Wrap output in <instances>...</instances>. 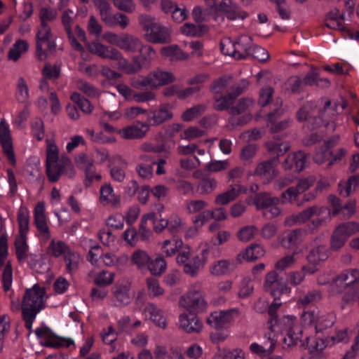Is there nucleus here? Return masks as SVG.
I'll return each instance as SVG.
<instances>
[{
	"mask_svg": "<svg viewBox=\"0 0 359 359\" xmlns=\"http://www.w3.org/2000/svg\"><path fill=\"white\" fill-rule=\"evenodd\" d=\"M142 315L146 319H149L153 323L161 328H167V319L164 316L163 310L153 303H148L142 311Z\"/></svg>",
	"mask_w": 359,
	"mask_h": 359,
	"instance_id": "aec40b11",
	"label": "nucleus"
},
{
	"mask_svg": "<svg viewBox=\"0 0 359 359\" xmlns=\"http://www.w3.org/2000/svg\"><path fill=\"white\" fill-rule=\"evenodd\" d=\"M252 105L253 102L251 100H241L239 101L236 107H233L230 109V113L233 116L239 115L241 114L242 113H244V120L241 121L240 123L243 124L247 123L251 118V116H250V114L245 112L248 111Z\"/></svg>",
	"mask_w": 359,
	"mask_h": 359,
	"instance_id": "09e8293b",
	"label": "nucleus"
},
{
	"mask_svg": "<svg viewBox=\"0 0 359 359\" xmlns=\"http://www.w3.org/2000/svg\"><path fill=\"white\" fill-rule=\"evenodd\" d=\"M321 299V294L318 291L313 290L300 297L297 301L298 307H305L310 304L317 302Z\"/></svg>",
	"mask_w": 359,
	"mask_h": 359,
	"instance_id": "774afa93",
	"label": "nucleus"
},
{
	"mask_svg": "<svg viewBox=\"0 0 359 359\" xmlns=\"http://www.w3.org/2000/svg\"><path fill=\"white\" fill-rule=\"evenodd\" d=\"M88 50L93 54L104 59H111L116 51V48L104 45L100 41H95L87 44Z\"/></svg>",
	"mask_w": 359,
	"mask_h": 359,
	"instance_id": "cd10ccee",
	"label": "nucleus"
},
{
	"mask_svg": "<svg viewBox=\"0 0 359 359\" xmlns=\"http://www.w3.org/2000/svg\"><path fill=\"white\" fill-rule=\"evenodd\" d=\"M206 2L211 8L225 13L226 17L229 19L235 20L240 17L242 18H244L243 15H241L238 5L233 2L232 0H222L218 6L215 4V0L208 1Z\"/></svg>",
	"mask_w": 359,
	"mask_h": 359,
	"instance_id": "4be33fe9",
	"label": "nucleus"
},
{
	"mask_svg": "<svg viewBox=\"0 0 359 359\" xmlns=\"http://www.w3.org/2000/svg\"><path fill=\"white\" fill-rule=\"evenodd\" d=\"M306 163V156L304 153L299 151L288 156L283 163V167L285 169H293L299 172L305 168Z\"/></svg>",
	"mask_w": 359,
	"mask_h": 359,
	"instance_id": "7c9ffc66",
	"label": "nucleus"
},
{
	"mask_svg": "<svg viewBox=\"0 0 359 359\" xmlns=\"http://www.w3.org/2000/svg\"><path fill=\"white\" fill-rule=\"evenodd\" d=\"M359 187V176L351 177L347 181L339 184V191L341 195L348 196Z\"/></svg>",
	"mask_w": 359,
	"mask_h": 359,
	"instance_id": "603ef678",
	"label": "nucleus"
},
{
	"mask_svg": "<svg viewBox=\"0 0 359 359\" xmlns=\"http://www.w3.org/2000/svg\"><path fill=\"white\" fill-rule=\"evenodd\" d=\"M146 268L151 275L160 276L166 270L167 264L165 260L158 255L154 259L150 257V261Z\"/></svg>",
	"mask_w": 359,
	"mask_h": 359,
	"instance_id": "8fccbe9b",
	"label": "nucleus"
},
{
	"mask_svg": "<svg viewBox=\"0 0 359 359\" xmlns=\"http://www.w3.org/2000/svg\"><path fill=\"white\" fill-rule=\"evenodd\" d=\"M280 199L278 197L271 196L269 194L263 192L257 194L254 198V204L257 210L264 211L271 204H278Z\"/></svg>",
	"mask_w": 359,
	"mask_h": 359,
	"instance_id": "37998d69",
	"label": "nucleus"
},
{
	"mask_svg": "<svg viewBox=\"0 0 359 359\" xmlns=\"http://www.w3.org/2000/svg\"><path fill=\"white\" fill-rule=\"evenodd\" d=\"M312 213L311 207H309L297 215H292L287 217L284 224L288 226L304 224L312 217Z\"/></svg>",
	"mask_w": 359,
	"mask_h": 359,
	"instance_id": "3c124183",
	"label": "nucleus"
},
{
	"mask_svg": "<svg viewBox=\"0 0 359 359\" xmlns=\"http://www.w3.org/2000/svg\"><path fill=\"white\" fill-rule=\"evenodd\" d=\"M243 191V187L240 184L231 185L228 190L215 197V203L219 205H226L235 200Z\"/></svg>",
	"mask_w": 359,
	"mask_h": 359,
	"instance_id": "c756f323",
	"label": "nucleus"
},
{
	"mask_svg": "<svg viewBox=\"0 0 359 359\" xmlns=\"http://www.w3.org/2000/svg\"><path fill=\"white\" fill-rule=\"evenodd\" d=\"M36 335L43 346L53 348L69 347L74 344L71 339L62 338L55 335L48 327H39L35 330Z\"/></svg>",
	"mask_w": 359,
	"mask_h": 359,
	"instance_id": "4468645a",
	"label": "nucleus"
},
{
	"mask_svg": "<svg viewBox=\"0 0 359 359\" xmlns=\"http://www.w3.org/2000/svg\"><path fill=\"white\" fill-rule=\"evenodd\" d=\"M344 13L339 9L334 8L327 14L325 24L326 27L330 29L344 32L346 27L344 24Z\"/></svg>",
	"mask_w": 359,
	"mask_h": 359,
	"instance_id": "2f4dec72",
	"label": "nucleus"
},
{
	"mask_svg": "<svg viewBox=\"0 0 359 359\" xmlns=\"http://www.w3.org/2000/svg\"><path fill=\"white\" fill-rule=\"evenodd\" d=\"M344 294L341 298V308L345 309L346 306L351 305L355 301H359V285L354 287L344 288Z\"/></svg>",
	"mask_w": 359,
	"mask_h": 359,
	"instance_id": "5fc2aeb1",
	"label": "nucleus"
},
{
	"mask_svg": "<svg viewBox=\"0 0 359 359\" xmlns=\"http://www.w3.org/2000/svg\"><path fill=\"white\" fill-rule=\"evenodd\" d=\"M70 247L64 241L52 238L46 248V254L50 257L58 258L64 257L69 252Z\"/></svg>",
	"mask_w": 359,
	"mask_h": 359,
	"instance_id": "f704fd0d",
	"label": "nucleus"
},
{
	"mask_svg": "<svg viewBox=\"0 0 359 359\" xmlns=\"http://www.w3.org/2000/svg\"><path fill=\"white\" fill-rule=\"evenodd\" d=\"M111 292L116 304L120 306L129 304L135 295L132 290V282L126 278L118 280Z\"/></svg>",
	"mask_w": 359,
	"mask_h": 359,
	"instance_id": "9b49d317",
	"label": "nucleus"
},
{
	"mask_svg": "<svg viewBox=\"0 0 359 359\" xmlns=\"http://www.w3.org/2000/svg\"><path fill=\"white\" fill-rule=\"evenodd\" d=\"M34 223L37 229V236L43 242L51 238V233L48 225V218L45 213V203H38L34 211Z\"/></svg>",
	"mask_w": 359,
	"mask_h": 359,
	"instance_id": "ddd939ff",
	"label": "nucleus"
},
{
	"mask_svg": "<svg viewBox=\"0 0 359 359\" xmlns=\"http://www.w3.org/2000/svg\"><path fill=\"white\" fill-rule=\"evenodd\" d=\"M328 250L325 245H318L313 248L307 256L309 262L313 264H318L324 262L328 258Z\"/></svg>",
	"mask_w": 359,
	"mask_h": 359,
	"instance_id": "864d4df0",
	"label": "nucleus"
},
{
	"mask_svg": "<svg viewBox=\"0 0 359 359\" xmlns=\"http://www.w3.org/2000/svg\"><path fill=\"white\" fill-rule=\"evenodd\" d=\"M149 261L150 256L146 251L142 250H135L132 255L133 264L140 270L146 268Z\"/></svg>",
	"mask_w": 359,
	"mask_h": 359,
	"instance_id": "680f3d73",
	"label": "nucleus"
},
{
	"mask_svg": "<svg viewBox=\"0 0 359 359\" xmlns=\"http://www.w3.org/2000/svg\"><path fill=\"white\" fill-rule=\"evenodd\" d=\"M335 322V315L332 312L318 313L316 331L322 332L332 327Z\"/></svg>",
	"mask_w": 359,
	"mask_h": 359,
	"instance_id": "de8ad7c7",
	"label": "nucleus"
},
{
	"mask_svg": "<svg viewBox=\"0 0 359 359\" xmlns=\"http://www.w3.org/2000/svg\"><path fill=\"white\" fill-rule=\"evenodd\" d=\"M276 346V340L271 337L268 338L267 343L258 344L256 342L252 343L250 345V350L252 353L257 354L259 356L264 355L266 353H270L273 351Z\"/></svg>",
	"mask_w": 359,
	"mask_h": 359,
	"instance_id": "a18cd8bd",
	"label": "nucleus"
},
{
	"mask_svg": "<svg viewBox=\"0 0 359 359\" xmlns=\"http://www.w3.org/2000/svg\"><path fill=\"white\" fill-rule=\"evenodd\" d=\"M29 212L21 207L18 212V232L16 236H27L29 231Z\"/></svg>",
	"mask_w": 359,
	"mask_h": 359,
	"instance_id": "a19ab883",
	"label": "nucleus"
},
{
	"mask_svg": "<svg viewBox=\"0 0 359 359\" xmlns=\"http://www.w3.org/2000/svg\"><path fill=\"white\" fill-rule=\"evenodd\" d=\"M170 29L158 23L151 25V27L144 34L147 41L154 43H167L171 41Z\"/></svg>",
	"mask_w": 359,
	"mask_h": 359,
	"instance_id": "a211bd4d",
	"label": "nucleus"
},
{
	"mask_svg": "<svg viewBox=\"0 0 359 359\" xmlns=\"http://www.w3.org/2000/svg\"><path fill=\"white\" fill-rule=\"evenodd\" d=\"M179 304L190 313L197 314L205 312L208 304L201 284L196 283L191 285L187 292L181 297Z\"/></svg>",
	"mask_w": 359,
	"mask_h": 359,
	"instance_id": "20e7f679",
	"label": "nucleus"
},
{
	"mask_svg": "<svg viewBox=\"0 0 359 359\" xmlns=\"http://www.w3.org/2000/svg\"><path fill=\"white\" fill-rule=\"evenodd\" d=\"M233 264L228 259H220L213 262L209 269L210 274L215 276H222L232 272Z\"/></svg>",
	"mask_w": 359,
	"mask_h": 359,
	"instance_id": "c9c22d12",
	"label": "nucleus"
},
{
	"mask_svg": "<svg viewBox=\"0 0 359 359\" xmlns=\"http://www.w3.org/2000/svg\"><path fill=\"white\" fill-rule=\"evenodd\" d=\"M39 17L40 24L48 25V23L53 22L57 19V11L56 9L48 6L41 7L39 10Z\"/></svg>",
	"mask_w": 359,
	"mask_h": 359,
	"instance_id": "bf43d9fd",
	"label": "nucleus"
},
{
	"mask_svg": "<svg viewBox=\"0 0 359 359\" xmlns=\"http://www.w3.org/2000/svg\"><path fill=\"white\" fill-rule=\"evenodd\" d=\"M45 46L50 50L55 48L54 36L48 25L40 24L37 27L36 34V56L40 60H43L46 57Z\"/></svg>",
	"mask_w": 359,
	"mask_h": 359,
	"instance_id": "9d476101",
	"label": "nucleus"
},
{
	"mask_svg": "<svg viewBox=\"0 0 359 359\" xmlns=\"http://www.w3.org/2000/svg\"><path fill=\"white\" fill-rule=\"evenodd\" d=\"M255 175L259 176L264 181L269 182L276 175L272 161H264L260 163L255 170Z\"/></svg>",
	"mask_w": 359,
	"mask_h": 359,
	"instance_id": "e433bc0d",
	"label": "nucleus"
},
{
	"mask_svg": "<svg viewBox=\"0 0 359 359\" xmlns=\"http://www.w3.org/2000/svg\"><path fill=\"white\" fill-rule=\"evenodd\" d=\"M7 255V239L6 236H1L0 238V268L1 270V283L6 292L11 290L13 284V269L11 262L6 259Z\"/></svg>",
	"mask_w": 359,
	"mask_h": 359,
	"instance_id": "1a4fd4ad",
	"label": "nucleus"
},
{
	"mask_svg": "<svg viewBox=\"0 0 359 359\" xmlns=\"http://www.w3.org/2000/svg\"><path fill=\"white\" fill-rule=\"evenodd\" d=\"M63 258L68 273H74L79 269L81 258L78 252L70 248Z\"/></svg>",
	"mask_w": 359,
	"mask_h": 359,
	"instance_id": "c03bdc74",
	"label": "nucleus"
},
{
	"mask_svg": "<svg viewBox=\"0 0 359 359\" xmlns=\"http://www.w3.org/2000/svg\"><path fill=\"white\" fill-rule=\"evenodd\" d=\"M274 106L276 108L269 115L270 128L273 133H278L287 128L290 126V121L289 120H283L280 122H275V118L276 116H280L283 112V111L280 109V107L282 106V100L280 99H277Z\"/></svg>",
	"mask_w": 359,
	"mask_h": 359,
	"instance_id": "c85d7f7f",
	"label": "nucleus"
},
{
	"mask_svg": "<svg viewBox=\"0 0 359 359\" xmlns=\"http://www.w3.org/2000/svg\"><path fill=\"white\" fill-rule=\"evenodd\" d=\"M359 232V222L355 221L342 222L337 225L331 236L330 248L334 250L341 248L348 238Z\"/></svg>",
	"mask_w": 359,
	"mask_h": 359,
	"instance_id": "0eeeda50",
	"label": "nucleus"
},
{
	"mask_svg": "<svg viewBox=\"0 0 359 359\" xmlns=\"http://www.w3.org/2000/svg\"><path fill=\"white\" fill-rule=\"evenodd\" d=\"M194 313H182L179 316V325L187 333L199 332L203 329V323Z\"/></svg>",
	"mask_w": 359,
	"mask_h": 359,
	"instance_id": "5701e85b",
	"label": "nucleus"
},
{
	"mask_svg": "<svg viewBox=\"0 0 359 359\" xmlns=\"http://www.w3.org/2000/svg\"><path fill=\"white\" fill-rule=\"evenodd\" d=\"M149 129V124L146 123H140L132 124L119 129L117 134L123 139L134 140L144 137Z\"/></svg>",
	"mask_w": 359,
	"mask_h": 359,
	"instance_id": "412c9836",
	"label": "nucleus"
},
{
	"mask_svg": "<svg viewBox=\"0 0 359 359\" xmlns=\"http://www.w3.org/2000/svg\"><path fill=\"white\" fill-rule=\"evenodd\" d=\"M265 253L266 250L262 245L254 243L241 252L237 255L236 260L239 263L243 261H254L263 257Z\"/></svg>",
	"mask_w": 359,
	"mask_h": 359,
	"instance_id": "bb28decb",
	"label": "nucleus"
},
{
	"mask_svg": "<svg viewBox=\"0 0 359 359\" xmlns=\"http://www.w3.org/2000/svg\"><path fill=\"white\" fill-rule=\"evenodd\" d=\"M29 48V44L25 40H18L11 48L8 52V58L17 61L21 55L25 53Z\"/></svg>",
	"mask_w": 359,
	"mask_h": 359,
	"instance_id": "4d7b16f0",
	"label": "nucleus"
},
{
	"mask_svg": "<svg viewBox=\"0 0 359 359\" xmlns=\"http://www.w3.org/2000/svg\"><path fill=\"white\" fill-rule=\"evenodd\" d=\"M182 244L180 239L165 240L161 245L162 252L167 257H172L182 248Z\"/></svg>",
	"mask_w": 359,
	"mask_h": 359,
	"instance_id": "6e6d98bb",
	"label": "nucleus"
},
{
	"mask_svg": "<svg viewBox=\"0 0 359 359\" xmlns=\"http://www.w3.org/2000/svg\"><path fill=\"white\" fill-rule=\"evenodd\" d=\"M172 107L168 104H161L158 109L152 112L149 121L152 125L158 126L172 118Z\"/></svg>",
	"mask_w": 359,
	"mask_h": 359,
	"instance_id": "72a5a7b5",
	"label": "nucleus"
},
{
	"mask_svg": "<svg viewBox=\"0 0 359 359\" xmlns=\"http://www.w3.org/2000/svg\"><path fill=\"white\" fill-rule=\"evenodd\" d=\"M109 0H94V4L98 11L101 20L105 22L109 20V16L112 14V8L109 2Z\"/></svg>",
	"mask_w": 359,
	"mask_h": 359,
	"instance_id": "13d9d810",
	"label": "nucleus"
},
{
	"mask_svg": "<svg viewBox=\"0 0 359 359\" xmlns=\"http://www.w3.org/2000/svg\"><path fill=\"white\" fill-rule=\"evenodd\" d=\"M264 290L274 298H280V295L289 294L291 291L287 284L280 278L277 273L272 271L265 278Z\"/></svg>",
	"mask_w": 359,
	"mask_h": 359,
	"instance_id": "2eb2a0df",
	"label": "nucleus"
},
{
	"mask_svg": "<svg viewBox=\"0 0 359 359\" xmlns=\"http://www.w3.org/2000/svg\"><path fill=\"white\" fill-rule=\"evenodd\" d=\"M47 297L45 288L34 285L27 289L22 302V318L25 327L30 332L36 315L44 308Z\"/></svg>",
	"mask_w": 359,
	"mask_h": 359,
	"instance_id": "7ed1b4c3",
	"label": "nucleus"
},
{
	"mask_svg": "<svg viewBox=\"0 0 359 359\" xmlns=\"http://www.w3.org/2000/svg\"><path fill=\"white\" fill-rule=\"evenodd\" d=\"M274 299L269 306L268 313L271 318L268 320L267 327L273 332H280L285 330L287 334L284 338V344L287 346L296 345L302 337V330L297 325V318L294 316H285L280 320L276 316V311L281 305V302Z\"/></svg>",
	"mask_w": 359,
	"mask_h": 359,
	"instance_id": "f257e3e1",
	"label": "nucleus"
},
{
	"mask_svg": "<svg viewBox=\"0 0 359 359\" xmlns=\"http://www.w3.org/2000/svg\"><path fill=\"white\" fill-rule=\"evenodd\" d=\"M111 60L116 61L118 67L128 74L135 73L141 69L140 64L130 63L118 49Z\"/></svg>",
	"mask_w": 359,
	"mask_h": 359,
	"instance_id": "ea45409f",
	"label": "nucleus"
},
{
	"mask_svg": "<svg viewBox=\"0 0 359 359\" xmlns=\"http://www.w3.org/2000/svg\"><path fill=\"white\" fill-rule=\"evenodd\" d=\"M150 88H155L167 85L175 81L172 72L157 69L149 74Z\"/></svg>",
	"mask_w": 359,
	"mask_h": 359,
	"instance_id": "393cba45",
	"label": "nucleus"
},
{
	"mask_svg": "<svg viewBox=\"0 0 359 359\" xmlns=\"http://www.w3.org/2000/svg\"><path fill=\"white\" fill-rule=\"evenodd\" d=\"M176 261L179 265L183 266L184 273L191 276L197 274L199 269L203 266V261L196 255L191 259L192 250L188 245L182 246L179 250Z\"/></svg>",
	"mask_w": 359,
	"mask_h": 359,
	"instance_id": "6e6552de",
	"label": "nucleus"
},
{
	"mask_svg": "<svg viewBox=\"0 0 359 359\" xmlns=\"http://www.w3.org/2000/svg\"><path fill=\"white\" fill-rule=\"evenodd\" d=\"M316 107L311 103L304 105L297 112V117L299 121H306L315 122L314 126L312 128L319 126L322 123V119L320 117H315Z\"/></svg>",
	"mask_w": 359,
	"mask_h": 359,
	"instance_id": "473e14b6",
	"label": "nucleus"
},
{
	"mask_svg": "<svg viewBox=\"0 0 359 359\" xmlns=\"http://www.w3.org/2000/svg\"><path fill=\"white\" fill-rule=\"evenodd\" d=\"M356 285H359V271L355 269L344 271L335 276L331 283L332 290L337 292H341L344 288Z\"/></svg>",
	"mask_w": 359,
	"mask_h": 359,
	"instance_id": "f8f14e48",
	"label": "nucleus"
},
{
	"mask_svg": "<svg viewBox=\"0 0 359 359\" xmlns=\"http://www.w3.org/2000/svg\"><path fill=\"white\" fill-rule=\"evenodd\" d=\"M205 110L206 106L205 104H197L184 111L181 118L183 121L189 122L203 114Z\"/></svg>",
	"mask_w": 359,
	"mask_h": 359,
	"instance_id": "052dcab7",
	"label": "nucleus"
},
{
	"mask_svg": "<svg viewBox=\"0 0 359 359\" xmlns=\"http://www.w3.org/2000/svg\"><path fill=\"white\" fill-rule=\"evenodd\" d=\"M101 259L104 265L117 268L126 266L128 262V257L126 254L116 255L111 252H107L102 256Z\"/></svg>",
	"mask_w": 359,
	"mask_h": 359,
	"instance_id": "4c0bfd02",
	"label": "nucleus"
},
{
	"mask_svg": "<svg viewBox=\"0 0 359 359\" xmlns=\"http://www.w3.org/2000/svg\"><path fill=\"white\" fill-rule=\"evenodd\" d=\"M129 18L124 14L116 13L109 16V20L105 21L106 25L109 27L119 26L121 29H126L129 25Z\"/></svg>",
	"mask_w": 359,
	"mask_h": 359,
	"instance_id": "0e129e2a",
	"label": "nucleus"
},
{
	"mask_svg": "<svg viewBox=\"0 0 359 359\" xmlns=\"http://www.w3.org/2000/svg\"><path fill=\"white\" fill-rule=\"evenodd\" d=\"M100 200L102 205L118 208L121 205L120 196L114 193L113 187L109 184H105L100 187Z\"/></svg>",
	"mask_w": 359,
	"mask_h": 359,
	"instance_id": "a878e982",
	"label": "nucleus"
},
{
	"mask_svg": "<svg viewBox=\"0 0 359 359\" xmlns=\"http://www.w3.org/2000/svg\"><path fill=\"white\" fill-rule=\"evenodd\" d=\"M252 44V38L248 35L241 36L236 41L226 38L221 41V51L235 59H244L250 55Z\"/></svg>",
	"mask_w": 359,
	"mask_h": 359,
	"instance_id": "39448f33",
	"label": "nucleus"
},
{
	"mask_svg": "<svg viewBox=\"0 0 359 359\" xmlns=\"http://www.w3.org/2000/svg\"><path fill=\"white\" fill-rule=\"evenodd\" d=\"M161 54L170 60H182L188 58V55L177 45L165 46L161 49Z\"/></svg>",
	"mask_w": 359,
	"mask_h": 359,
	"instance_id": "49530a36",
	"label": "nucleus"
},
{
	"mask_svg": "<svg viewBox=\"0 0 359 359\" xmlns=\"http://www.w3.org/2000/svg\"><path fill=\"white\" fill-rule=\"evenodd\" d=\"M0 143L7 159L11 165H15L16 160L13 148L11 130L9 125L4 119H1L0 121Z\"/></svg>",
	"mask_w": 359,
	"mask_h": 359,
	"instance_id": "f3484780",
	"label": "nucleus"
},
{
	"mask_svg": "<svg viewBox=\"0 0 359 359\" xmlns=\"http://www.w3.org/2000/svg\"><path fill=\"white\" fill-rule=\"evenodd\" d=\"M46 149V175L50 182H55L62 175L72 177L75 170L72 161L65 156H59V150L55 142L47 140Z\"/></svg>",
	"mask_w": 359,
	"mask_h": 359,
	"instance_id": "f03ea898",
	"label": "nucleus"
},
{
	"mask_svg": "<svg viewBox=\"0 0 359 359\" xmlns=\"http://www.w3.org/2000/svg\"><path fill=\"white\" fill-rule=\"evenodd\" d=\"M339 139V136H334L330 139L328 141L325 142V148L316 152L314 156V161L318 164H321L326 161H330L331 160L332 154L330 149L334 147L338 142Z\"/></svg>",
	"mask_w": 359,
	"mask_h": 359,
	"instance_id": "58836bf2",
	"label": "nucleus"
},
{
	"mask_svg": "<svg viewBox=\"0 0 359 359\" xmlns=\"http://www.w3.org/2000/svg\"><path fill=\"white\" fill-rule=\"evenodd\" d=\"M15 249L18 259L20 262H24L28 258L29 245L27 243V236H15Z\"/></svg>",
	"mask_w": 359,
	"mask_h": 359,
	"instance_id": "79ce46f5",
	"label": "nucleus"
},
{
	"mask_svg": "<svg viewBox=\"0 0 359 359\" xmlns=\"http://www.w3.org/2000/svg\"><path fill=\"white\" fill-rule=\"evenodd\" d=\"M318 311H304L300 316L301 324L304 327H313L316 329L317 323Z\"/></svg>",
	"mask_w": 359,
	"mask_h": 359,
	"instance_id": "338daca9",
	"label": "nucleus"
},
{
	"mask_svg": "<svg viewBox=\"0 0 359 359\" xmlns=\"http://www.w3.org/2000/svg\"><path fill=\"white\" fill-rule=\"evenodd\" d=\"M238 315L237 309L215 311L207 318V323L217 330H220L233 322Z\"/></svg>",
	"mask_w": 359,
	"mask_h": 359,
	"instance_id": "dca6fc26",
	"label": "nucleus"
},
{
	"mask_svg": "<svg viewBox=\"0 0 359 359\" xmlns=\"http://www.w3.org/2000/svg\"><path fill=\"white\" fill-rule=\"evenodd\" d=\"M102 38L109 44L128 53H136L142 47V41L139 37L126 32L118 34L107 31L102 34Z\"/></svg>",
	"mask_w": 359,
	"mask_h": 359,
	"instance_id": "423d86ee",
	"label": "nucleus"
},
{
	"mask_svg": "<svg viewBox=\"0 0 359 359\" xmlns=\"http://www.w3.org/2000/svg\"><path fill=\"white\" fill-rule=\"evenodd\" d=\"M312 217L316 218L312 219L309 224V228L311 230H316L322 226L325 225L331 220V211L325 206H311Z\"/></svg>",
	"mask_w": 359,
	"mask_h": 359,
	"instance_id": "b1692460",
	"label": "nucleus"
},
{
	"mask_svg": "<svg viewBox=\"0 0 359 359\" xmlns=\"http://www.w3.org/2000/svg\"><path fill=\"white\" fill-rule=\"evenodd\" d=\"M148 294L151 297H157L164 294V289L161 286L158 280L149 277L146 280Z\"/></svg>",
	"mask_w": 359,
	"mask_h": 359,
	"instance_id": "69168bd1",
	"label": "nucleus"
},
{
	"mask_svg": "<svg viewBox=\"0 0 359 359\" xmlns=\"http://www.w3.org/2000/svg\"><path fill=\"white\" fill-rule=\"evenodd\" d=\"M75 161L77 167L85 172L86 180L89 183L93 180H100L101 179V175L95 172L94 161L91 157L81 153L76 156Z\"/></svg>",
	"mask_w": 359,
	"mask_h": 359,
	"instance_id": "6ab92c4d",
	"label": "nucleus"
},
{
	"mask_svg": "<svg viewBox=\"0 0 359 359\" xmlns=\"http://www.w3.org/2000/svg\"><path fill=\"white\" fill-rule=\"evenodd\" d=\"M266 146L269 151L278 156L283 155L290 148V145L288 142H279L276 140L267 142Z\"/></svg>",
	"mask_w": 359,
	"mask_h": 359,
	"instance_id": "e2e57ef3",
	"label": "nucleus"
}]
</instances>
